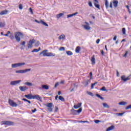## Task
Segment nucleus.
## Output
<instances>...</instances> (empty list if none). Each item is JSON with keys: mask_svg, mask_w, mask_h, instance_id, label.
Listing matches in <instances>:
<instances>
[{"mask_svg": "<svg viewBox=\"0 0 131 131\" xmlns=\"http://www.w3.org/2000/svg\"><path fill=\"white\" fill-rule=\"evenodd\" d=\"M48 50H45L40 53L39 55H43V57H55L56 54L52 52H48Z\"/></svg>", "mask_w": 131, "mask_h": 131, "instance_id": "1", "label": "nucleus"}, {"mask_svg": "<svg viewBox=\"0 0 131 131\" xmlns=\"http://www.w3.org/2000/svg\"><path fill=\"white\" fill-rule=\"evenodd\" d=\"M23 36H24V35H23V34L20 32H15L14 33V37L17 42H20L21 41L20 37H23Z\"/></svg>", "mask_w": 131, "mask_h": 131, "instance_id": "2", "label": "nucleus"}, {"mask_svg": "<svg viewBox=\"0 0 131 131\" xmlns=\"http://www.w3.org/2000/svg\"><path fill=\"white\" fill-rule=\"evenodd\" d=\"M29 71H31V69H26L25 70H19L15 71V73H18L19 74H23L24 73H26L29 72Z\"/></svg>", "mask_w": 131, "mask_h": 131, "instance_id": "3", "label": "nucleus"}, {"mask_svg": "<svg viewBox=\"0 0 131 131\" xmlns=\"http://www.w3.org/2000/svg\"><path fill=\"white\" fill-rule=\"evenodd\" d=\"M25 62H18L17 63H14L11 65L12 68H17V67H20L21 66H24L26 65Z\"/></svg>", "mask_w": 131, "mask_h": 131, "instance_id": "4", "label": "nucleus"}, {"mask_svg": "<svg viewBox=\"0 0 131 131\" xmlns=\"http://www.w3.org/2000/svg\"><path fill=\"white\" fill-rule=\"evenodd\" d=\"M45 106L48 107V110L49 112H52L53 108H52V107H53V103H48L45 104Z\"/></svg>", "mask_w": 131, "mask_h": 131, "instance_id": "5", "label": "nucleus"}, {"mask_svg": "<svg viewBox=\"0 0 131 131\" xmlns=\"http://www.w3.org/2000/svg\"><path fill=\"white\" fill-rule=\"evenodd\" d=\"M8 103L10 106H11V107H17L18 106V104H17L16 102H14V101L11 99H9Z\"/></svg>", "mask_w": 131, "mask_h": 131, "instance_id": "6", "label": "nucleus"}, {"mask_svg": "<svg viewBox=\"0 0 131 131\" xmlns=\"http://www.w3.org/2000/svg\"><path fill=\"white\" fill-rule=\"evenodd\" d=\"M36 40L34 39H33L32 40H30L29 41V43L28 44V48L29 49H31V48H32V45L33 43H35Z\"/></svg>", "mask_w": 131, "mask_h": 131, "instance_id": "7", "label": "nucleus"}, {"mask_svg": "<svg viewBox=\"0 0 131 131\" xmlns=\"http://www.w3.org/2000/svg\"><path fill=\"white\" fill-rule=\"evenodd\" d=\"M33 99L38 100V101H40V102H42V98L38 95H33Z\"/></svg>", "mask_w": 131, "mask_h": 131, "instance_id": "8", "label": "nucleus"}, {"mask_svg": "<svg viewBox=\"0 0 131 131\" xmlns=\"http://www.w3.org/2000/svg\"><path fill=\"white\" fill-rule=\"evenodd\" d=\"M85 24L86 25H83V27L86 30H90L91 29V27H90V24L89 23L85 21Z\"/></svg>", "mask_w": 131, "mask_h": 131, "instance_id": "9", "label": "nucleus"}, {"mask_svg": "<svg viewBox=\"0 0 131 131\" xmlns=\"http://www.w3.org/2000/svg\"><path fill=\"white\" fill-rule=\"evenodd\" d=\"M3 123L6 125H14V122L9 121H4L3 122Z\"/></svg>", "mask_w": 131, "mask_h": 131, "instance_id": "10", "label": "nucleus"}, {"mask_svg": "<svg viewBox=\"0 0 131 131\" xmlns=\"http://www.w3.org/2000/svg\"><path fill=\"white\" fill-rule=\"evenodd\" d=\"M21 82V80H15L12 81L10 82V85H16V84H18V83H20Z\"/></svg>", "mask_w": 131, "mask_h": 131, "instance_id": "11", "label": "nucleus"}, {"mask_svg": "<svg viewBox=\"0 0 131 131\" xmlns=\"http://www.w3.org/2000/svg\"><path fill=\"white\" fill-rule=\"evenodd\" d=\"M19 89L20 91H21V92H25V91H26L27 90H28V88L26 86H20L19 87Z\"/></svg>", "mask_w": 131, "mask_h": 131, "instance_id": "12", "label": "nucleus"}, {"mask_svg": "<svg viewBox=\"0 0 131 131\" xmlns=\"http://www.w3.org/2000/svg\"><path fill=\"white\" fill-rule=\"evenodd\" d=\"M121 80L124 81V82H125V81H127V80H129V78H128V77L127 78H125V76L123 75L121 77Z\"/></svg>", "mask_w": 131, "mask_h": 131, "instance_id": "13", "label": "nucleus"}, {"mask_svg": "<svg viewBox=\"0 0 131 131\" xmlns=\"http://www.w3.org/2000/svg\"><path fill=\"white\" fill-rule=\"evenodd\" d=\"M25 98H27V99H28L29 100H31L33 99V95H32L31 94H29L28 95H25Z\"/></svg>", "mask_w": 131, "mask_h": 131, "instance_id": "14", "label": "nucleus"}, {"mask_svg": "<svg viewBox=\"0 0 131 131\" xmlns=\"http://www.w3.org/2000/svg\"><path fill=\"white\" fill-rule=\"evenodd\" d=\"M113 4L115 8H117V7L118 6V1L113 0Z\"/></svg>", "mask_w": 131, "mask_h": 131, "instance_id": "15", "label": "nucleus"}, {"mask_svg": "<svg viewBox=\"0 0 131 131\" xmlns=\"http://www.w3.org/2000/svg\"><path fill=\"white\" fill-rule=\"evenodd\" d=\"M91 61L92 65H95V64H96V59L95 58L94 55L91 57Z\"/></svg>", "mask_w": 131, "mask_h": 131, "instance_id": "16", "label": "nucleus"}, {"mask_svg": "<svg viewBox=\"0 0 131 131\" xmlns=\"http://www.w3.org/2000/svg\"><path fill=\"white\" fill-rule=\"evenodd\" d=\"M115 128V126L114 125H111L106 129V131L113 130V129H114Z\"/></svg>", "mask_w": 131, "mask_h": 131, "instance_id": "17", "label": "nucleus"}, {"mask_svg": "<svg viewBox=\"0 0 131 131\" xmlns=\"http://www.w3.org/2000/svg\"><path fill=\"white\" fill-rule=\"evenodd\" d=\"M9 11H8V10H4L2 11L1 12H0V15L1 16H3V15H7V14H8Z\"/></svg>", "mask_w": 131, "mask_h": 131, "instance_id": "18", "label": "nucleus"}, {"mask_svg": "<svg viewBox=\"0 0 131 131\" xmlns=\"http://www.w3.org/2000/svg\"><path fill=\"white\" fill-rule=\"evenodd\" d=\"M82 104V103L81 102V103H78V104L74 105V108L75 109H77L78 108H79L81 106Z\"/></svg>", "mask_w": 131, "mask_h": 131, "instance_id": "19", "label": "nucleus"}, {"mask_svg": "<svg viewBox=\"0 0 131 131\" xmlns=\"http://www.w3.org/2000/svg\"><path fill=\"white\" fill-rule=\"evenodd\" d=\"M40 50H41V49L40 48V47H39V48H38V49H33V50L31 51V52H32V53H37V52H39V51H40Z\"/></svg>", "mask_w": 131, "mask_h": 131, "instance_id": "20", "label": "nucleus"}, {"mask_svg": "<svg viewBox=\"0 0 131 131\" xmlns=\"http://www.w3.org/2000/svg\"><path fill=\"white\" fill-rule=\"evenodd\" d=\"M66 53L68 56H72V55H73V53H72V52L71 51H66Z\"/></svg>", "mask_w": 131, "mask_h": 131, "instance_id": "21", "label": "nucleus"}, {"mask_svg": "<svg viewBox=\"0 0 131 131\" xmlns=\"http://www.w3.org/2000/svg\"><path fill=\"white\" fill-rule=\"evenodd\" d=\"M127 104V102H124V101H121L119 103V105H120L121 106H125Z\"/></svg>", "mask_w": 131, "mask_h": 131, "instance_id": "22", "label": "nucleus"}, {"mask_svg": "<svg viewBox=\"0 0 131 131\" xmlns=\"http://www.w3.org/2000/svg\"><path fill=\"white\" fill-rule=\"evenodd\" d=\"M95 96H96V97H97V98H99V99H100V100H102V101L104 100V97L101 96V95H100V94H96L95 95Z\"/></svg>", "mask_w": 131, "mask_h": 131, "instance_id": "23", "label": "nucleus"}, {"mask_svg": "<svg viewBox=\"0 0 131 131\" xmlns=\"http://www.w3.org/2000/svg\"><path fill=\"white\" fill-rule=\"evenodd\" d=\"M80 50H81V48L79 46L77 47L75 49L76 53H79L80 52Z\"/></svg>", "mask_w": 131, "mask_h": 131, "instance_id": "24", "label": "nucleus"}, {"mask_svg": "<svg viewBox=\"0 0 131 131\" xmlns=\"http://www.w3.org/2000/svg\"><path fill=\"white\" fill-rule=\"evenodd\" d=\"M105 6L106 9L109 8V2H108V0H105Z\"/></svg>", "mask_w": 131, "mask_h": 131, "instance_id": "25", "label": "nucleus"}, {"mask_svg": "<svg viewBox=\"0 0 131 131\" xmlns=\"http://www.w3.org/2000/svg\"><path fill=\"white\" fill-rule=\"evenodd\" d=\"M25 85H28V86H33V84L31 82H27L25 83Z\"/></svg>", "mask_w": 131, "mask_h": 131, "instance_id": "26", "label": "nucleus"}, {"mask_svg": "<svg viewBox=\"0 0 131 131\" xmlns=\"http://www.w3.org/2000/svg\"><path fill=\"white\" fill-rule=\"evenodd\" d=\"M40 23L41 24H42V25H44V26H46L48 27V26H49V25H48V24H47L46 22L42 21V20H40Z\"/></svg>", "mask_w": 131, "mask_h": 131, "instance_id": "27", "label": "nucleus"}, {"mask_svg": "<svg viewBox=\"0 0 131 131\" xmlns=\"http://www.w3.org/2000/svg\"><path fill=\"white\" fill-rule=\"evenodd\" d=\"M72 112V114H73V115H78V114L76 112V110L73 109L71 110Z\"/></svg>", "mask_w": 131, "mask_h": 131, "instance_id": "28", "label": "nucleus"}, {"mask_svg": "<svg viewBox=\"0 0 131 131\" xmlns=\"http://www.w3.org/2000/svg\"><path fill=\"white\" fill-rule=\"evenodd\" d=\"M102 105H103L104 108H107L108 109V108H110V106L106 103H102Z\"/></svg>", "mask_w": 131, "mask_h": 131, "instance_id": "29", "label": "nucleus"}, {"mask_svg": "<svg viewBox=\"0 0 131 131\" xmlns=\"http://www.w3.org/2000/svg\"><path fill=\"white\" fill-rule=\"evenodd\" d=\"M42 89H44V90H49V86L48 85H42Z\"/></svg>", "mask_w": 131, "mask_h": 131, "instance_id": "30", "label": "nucleus"}, {"mask_svg": "<svg viewBox=\"0 0 131 131\" xmlns=\"http://www.w3.org/2000/svg\"><path fill=\"white\" fill-rule=\"evenodd\" d=\"M58 99L61 101V102H65V99H64V97H62L61 96H59L58 97Z\"/></svg>", "mask_w": 131, "mask_h": 131, "instance_id": "31", "label": "nucleus"}, {"mask_svg": "<svg viewBox=\"0 0 131 131\" xmlns=\"http://www.w3.org/2000/svg\"><path fill=\"white\" fill-rule=\"evenodd\" d=\"M81 111H82V108L80 107L78 110H76V112H77V114H79Z\"/></svg>", "mask_w": 131, "mask_h": 131, "instance_id": "32", "label": "nucleus"}, {"mask_svg": "<svg viewBox=\"0 0 131 131\" xmlns=\"http://www.w3.org/2000/svg\"><path fill=\"white\" fill-rule=\"evenodd\" d=\"M66 37V36L64 35H61L59 37L58 39H64V38Z\"/></svg>", "mask_w": 131, "mask_h": 131, "instance_id": "33", "label": "nucleus"}, {"mask_svg": "<svg viewBox=\"0 0 131 131\" xmlns=\"http://www.w3.org/2000/svg\"><path fill=\"white\" fill-rule=\"evenodd\" d=\"M63 15H64V13H60L57 14V15H56V17H57V18H61V17H62V16H63Z\"/></svg>", "mask_w": 131, "mask_h": 131, "instance_id": "34", "label": "nucleus"}, {"mask_svg": "<svg viewBox=\"0 0 131 131\" xmlns=\"http://www.w3.org/2000/svg\"><path fill=\"white\" fill-rule=\"evenodd\" d=\"M126 30H125V28H123L122 29V32L123 34H124V35H125V34H126Z\"/></svg>", "mask_w": 131, "mask_h": 131, "instance_id": "35", "label": "nucleus"}, {"mask_svg": "<svg viewBox=\"0 0 131 131\" xmlns=\"http://www.w3.org/2000/svg\"><path fill=\"white\" fill-rule=\"evenodd\" d=\"M94 6L96 8L100 10V5L98 4V3H94Z\"/></svg>", "mask_w": 131, "mask_h": 131, "instance_id": "36", "label": "nucleus"}, {"mask_svg": "<svg viewBox=\"0 0 131 131\" xmlns=\"http://www.w3.org/2000/svg\"><path fill=\"white\" fill-rule=\"evenodd\" d=\"M6 25V24L5 23H0V28H2V27H5Z\"/></svg>", "mask_w": 131, "mask_h": 131, "instance_id": "37", "label": "nucleus"}, {"mask_svg": "<svg viewBox=\"0 0 131 131\" xmlns=\"http://www.w3.org/2000/svg\"><path fill=\"white\" fill-rule=\"evenodd\" d=\"M97 83H98V82H96L94 83L91 84V89L92 90H93V89H94V86H95V85H96V84H97Z\"/></svg>", "mask_w": 131, "mask_h": 131, "instance_id": "38", "label": "nucleus"}, {"mask_svg": "<svg viewBox=\"0 0 131 131\" xmlns=\"http://www.w3.org/2000/svg\"><path fill=\"white\" fill-rule=\"evenodd\" d=\"M78 122L79 123H90L88 121H78Z\"/></svg>", "mask_w": 131, "mask_h": 131, "instance_id": "39", "label": "nucleus"}, {"mask_svg": "<svg viewBox=\"0 0 131 131\" xmlns=\"http://www.w3.org/2000/svg\"><path fill=\"white\" fill-rule=\"evenodd\" d=\"M100 91H103V92H106L107 90L105 86H103L102 88L100 89Z\"/></svg>", "mask_w": 131, "mask_h": 131, "instance_id": "40", "label": "nucleus"}, {"mask_svg": "<svg viewBox=\"0 0 131 131\" xmlns=\"http://www.w3.org/2000/svg\"><path fill=\"white\" fill-rule=\"evenodd\" d=\"M39 41H37L36 42L35 44V47H38L40 45Z\"/></svg>", "mask_w": 131, "mask_h": 131, "instance_id": "41", "label": "nucleus"}, {"mask_svg": "<svg viewBox=\"0 0 131 131\" xmlns=\"http://www.w3.org/2000/svg\"><path fill=\"white\" fill-rule=\"evenodd\" d=\"M16 104L17 106H19V105H21V104H23V102H21V101L18 100Z\"/></svg>", "mask_w": 131, "mask_h": 131, "instance_id": "42", "label": "nucleus"}, {"mask_svg": "<svg viewBox=\"0 0 131 131\" xmlns=\"http://www.w3.org/2000/svg\"><path fill=\"white\" fill-rule=\"evenodd\" d=\"M124 113H125V112H124L123 113H118L117 114L118 115V116H122L123 114H124Z\"/></svg>", "mask_w": 131, "mask_h": 131, "instance_id": "43", "label": "nucleus"}, {"mask_svg": "<svg viewBox=\"0 0 131 131\" xmlns=\"http://www.w3.org/2000/svg\"><path fill=\"white\" fill-rule=\"evenodd\" d=\"M128 109H131V104L127 106L126 107H125V110H128Z\"/></svg>", "mask_w": 131, "mask_h": 131, "instance_id": "44", "label": "nucleus"}, {"mask_svg": "<svg viewBox=\"0 0 131 131\" xmlns=\"http://www.w3.org/2000/svg\"><path fill=\"white\" fill-rule=\"evenodd\" d=\"M29 12L31 13V14H32V15H33V10H32V8H29Z\"/></svg>", "mask_w": 131, "mask_h": 131, "instance_id": "45", "label": "nucleus"}, {"mask_svg": "<svg viewBox=\"0 0 131 131\" xmlns=\"http://www.w3.org/2000/svg\"><path fill=\"white\" fill-rule=\"evenodd\" d=\"M126 8L127 9L129 14H131V12H130V10H129V7L128 5H127L126 6Z\"/></svg>", "mask_w": 131, "mask_h": 131, "instance_id": "46", "label": "nucleus"}, {"mask_svg": "<svg viewBox=\"0 0 131 131\" xmlns=\"http://www.w3.org/2000/svg\"><path fill=\"white\" fill-rule=\"evenodd\" d=\"M19 10H23V5L22 4L19 5Z\"/></svg>", "mask_w": 131, "mask_h": 131, "instance_id": "47", "label": "nucleus"}, {"mask_svg": "<svg viewBox=\"0 0 131 131\" xmlns=\"http://www.w3.org/2000/svg\"><path fill=\"white\" fill-rule=\"evenodd\" d=\"M88 94L90 96H91V97H94V94H93V93L89 92H88Z\"/></svg>", "mask_w": 131, "mask_h": 131, "instance_id": "48", "label": "nucleus"}, {"mask_svg": "<svg viewBox=\"0 0 131 131\" xmlns=\"http://www.w3.org/2000/svg\"><path fill=\"white\" fill-rule=\"evenodd\" d=\"M127 54H128V51H126L125 52V55H124L123 56V57H124V58H126V57H127Z\"/></svg>", "mask_w": 131, "mask_h": 131, "instance_id": "49", "label": "nucleus"}, {"mask_svg": "<svg viewBox=\"0 0 131 131\" xmlns=\"http://www.w3.org/2000/svg\"><path fill=\"white\" fill-rule=\"evenodd\" d=\"M59 51H65V47H60Z\"/></svg>", "mask_w": 131, "mask_h": 131, "instance_id": "50", "label": "nucleus"}, {"mask_svg": "<svg viewBox=\"0 0 131 131\" xmlns=\"http://www.w3.org/2000/svg\"><path fill=\"white\" fill-rule=\"evenodd\" d=\"M10 38L11 39H12V40H13V39H14V35L13 34H11L10 36Z\"/></svg>", "mask_w": 131, "mask_h": 131, "instance_id": "51", "label": "nucleus"}, {"mask_svg": "<svg viewBox=\"0 0 131 131\" xmlns=\"http://www.w3.org/2000/svg\"><path fill=\"white\" fill-rule=\"evenodd\" d=\"M71 17H73V15L72 14L67 15V18H71Z\"/></svg>", "mask_w": 131, "mask_h": 131, "instance_id": "52", "label": "nucleus"}, {"mask_svg": "<svg viewBox=\"0 0 131 131\" xmlns=\"http://www.w3.org/2000/svg\"><path fill=\"white\" fill-rule=\"evenodd\" d=\"M94 122H95V123H99V122H101V121L99 120H95Z\"/></svg>", "mask_w": 131, "mask_h": 131, "instance_id": "53", "label": "nucleus"}, {"mask_svg": "<svg viewBox=\"0 0 131 131\" xmlns=\"http://www.w3.org/2000/svg\"><path fill=\"white\" fill-rule=\"evenodd\" d=\"M25 43H26V42L25 41H23L21 43L22 46H23L24 47V48H25V47H26Z\"/></svg>", "mask_w": 131, "mask_h": 131, "instance_id": "54", "label": "nucleus"}, {"mask_svg": "<svg viewBox=\"0 0 131 131\" xmlns=\"http://www.w3.org/2000/svg\"><path fill=\"white\" fill-rule=\"evenodd\" d=\"M89 81H90V80H87V81H86V84H85V86H87L89 85Z\"/></svg>", "mask_w": 131, "mask_h": 131, "instance_id": "55", "label": "nucleus"}, {"mask_svg": "<svg viewBox=\"0 0 131 131\" xmlns=\"http://www.w3.org/2000/svg\"><path fill=\"white\" fill-rule=\"evenodd\" d=\"M36 111H37V110H36V108H34V110H32V112L33 113H34L35 112H36Z\"/></svg>", "mask_w": 131, "mask_h": 131, "instance_id": "56", "label": "nucleus"}, {"mask_svg": "<svg viewBox=\"0 0 131 131\" xmlns=\"http://www.w3.org/2000/svg\"><path fill=\"white\" fill-rule=\"evenodd\" d=\"M89 5L90 7H93V4L91 2H89Z\"/></svg>", "mask_w": 131, "mask_h": 131, "instance_id": "57", "label": "nucleus"}, {"mask_svg": "<svg viewBox=\"0 0 131 131\" xmlns=\"http://www.w3.org/2000/svg\"><path fill=\"white\" fill-rule=\"evenodd\" d=\"M57 85H59V82H56L54 85V87L57 88Z\"/></svg>", "mask_w": 131, "mask_h": 131, "instance_id": "58", "label": "nucleus"}, {"mask_svg": "<svg viewBox=\"0 0 131 131\" xmlns=\"http://www.w3.org/2000/svg\"><path fill=\"white\" fill-rule=\"evenodd\" d=\"M22 100L24 101L25 102H28V100L26 99V98H23Z\"/></svg>", "mask_w": 131, "mask_h": 131, "instance_id": "59", "label": "nucleus"}, {"mask_svg": "<svg viewBox=\"0 0 131 131\" xmlns=\"http://www.w3.org/2000/svg\"><path fill=\"white\" fill-rule=\"evenodd\" d=\"M58 112V107L56 106L54 112Z\"/></svg>", "mask_w": 131, "mask_h": 131, "instance_id": "60", "label": "nucleus"}, {"mask_svg": "<svg viewBox=\"0 0 131 131\" xmlns=\"http://www.w3.org/2000/svg\"><path fill=\"white\" fill-rule=\"evenodd\" d=\"M110 8H111V9H112V8H113L112 2H110Z\"/></svg>", "mask_w": 131, "mask_h": 131, "instance_id": "61", "label": "nucleus"}, {"mask_svg": "<svg viewBox=\"0 0 131 131\" xmlns=\"http://www.w3.org/2000/svg\"><path fill=\"white\" fill-rule=\"evenodd\" d=\"M101 55H102V56H104V51L101 50Z\"/></svg>", "mask_w": 131, "mask_h": 131, "instance_id": "62", "label": "nucleus"}, {"mask_svg": "<svg viewBox=\"0 0 131 131\" xmlns=\"http://www.w3.org/2000/svg\"><path fill=\"white\" fill-rule=\"evenodd\" d=\"M117 38V36H115L113 38V40H116V39Z\"/></svg>", "mask_w": 131, "mask_h": 131, "instance_id": "63", "label": "nucleus"}, {"mask_svg": "<svg viewBox=\"0 0 131 131\" xmlns=\"http://www.w3.org/2000/svg\"><path fill=\"white\" fill-rule=\"evenodd\" d=\"M99 42H100V39H98L96 40V43L98 44Z\"/></svg>", "mask_w": 131, "mask_h": 131, "instance_id": "64", "label": "nucleus"}]
</instances>
